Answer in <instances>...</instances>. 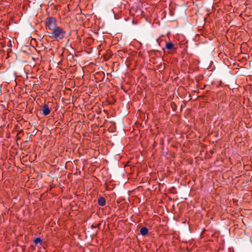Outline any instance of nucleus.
I'll return each mask as SVG.
<instances>
[{
	"label": "nucleus",
	"instance_id": "f257e3e1",
	"mask_svg": "<svg viewBox=\"0 0 252 252\" xmlns=\"http://www.w3.org/2000/svg\"><path fill=\"white\" fill-rule=\"evenodd\" d=\"M45 27L49 36L51 39L59 41L65 37L66 31L63 28L58 26L56 18L51 16L47 17L45 21Z\"/></svg>",
	"mask_w": 252,
	"mask_h": 252
},
{
	"label": "nucleus",
	"instance_id": "423d86ee",
	"mask_svg": "<svg viewBox=\"0 0 252 252\" xmlns=\"http://www.w3.org/2000/svg\"><path fill=\"white\" fill-rule=\"evenodd\" d=\"M42 239H41L40 238H36L34 240V243L35 244H39L40 245L42 244Z\"/></svg>",
	"mask_w": 252,
	"mask_h": 252
},
{
	"label": "nucleus",
	"instance_id": "7ed1b4c3",
	"mask_svg": "<svg viewBox=\"0 0 252 252\" xmlns=\"http://www.w3.org/2000/svg\"><path fill=\"white\" fill-rule=\"evenodd\" d=\"M98 204L100 206H103L106 204V200L103 197H100L97 200Z\"/></svg>",
	"mask_w": 252,
	"mask_h": 252
},
{
	"label": "nucleus",
	"instance_id": "20e7f679",
	"mask_svg": "<svg viewBox=\"0 0 252 252\" xmlns=\"http://www.w3.org/2000/svg\"><path fill=\"white\" fill-rule=\"evenodd\" d=\"M165 47L168 50L176 49V48H174V45L171 42H166Z\"/></svg>",
	"mask_w": 252,
	"mask_h": 252
},
{
	"label": "nucleus",
	"instance_id": "f03ea898",
	"mask_svg": "<svg viewBox=\"0 0 252 252\" xmlns=\"http://www.w3.org/2000/svg\"><path fill=\"white\" fill-rule=\"evenodd\" d=\"M42 114L44 116H47L50 114L51 112V109L49 108L47 104H45L42 107L41 109Z\"/></svg>",
	"mask_w": 252,
	"mask_h": 252
},
{
	"label": "nucleus",
	"instance_id": "0eeeda50",
	"mask_svg": "<svg viewBox=\"0 0 252 252\" xmlns=\"http://www.w3.org/2000/svg\"><path fill=\"white\" fill-rule=\"evenodd\" d=\"M28 141L31 142V141H32V139L31 137H30L29 139H28Z\"/></svg>",
	"mask_w": 252,
	"mask_h": 252
},
{
	"label": "nucleus",
	"instance_id": "6e6552de",
	"mask_svg": "<svg viewBox=\"0 0 252 252\" xmlns=\"http://www.w3.org/2000/svg\"><path fill=\"white\" fill-rule=\"evenodd\" d=\"M32 133H34V134H36V132H35L33 131Z\"/></svg>",
	"mask_w": 252,
	"mask_h": 252
},
{
	"label": "nucleus",
	"instance_id": "39448f33",
	"mask_svg": "<svg viewBox=\"0 0 252 252\" xmlns=\"http://www.w3.org/2000/svg\"><path fill=\"white\" fill-rule=\"evenodd\" d=\"M140 232L143 236L146 235L148 233V229L146 227H143L140 229Z\"/></svg>",
	"mask_w": 252,
	"mask_h": 252
}]
</instances>
